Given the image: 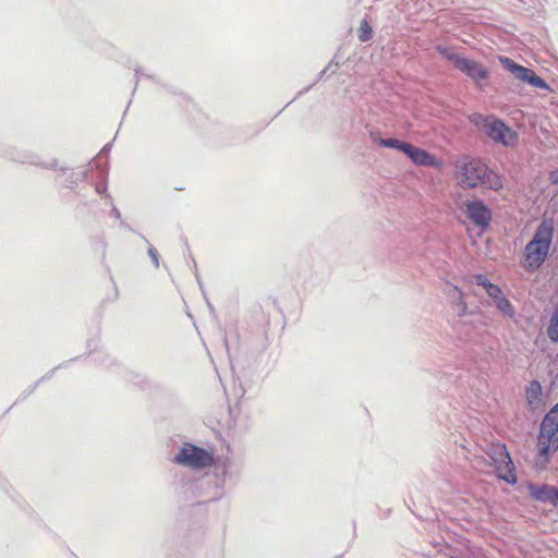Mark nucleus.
Returning <instances> with one entry per match:
<instances>
[{
  "instance_id": "nucleus-1",
  "label": "nucleus",
  "mask_w": 558,
  "mask_h": 558,
  "mask_svg": "<svg viewBox=\"0 0 558 558\" xmlns=\"http://www.w3.org/2000/svg\"><path fill=\"white\" fill-rule=\"evenodd\" d=\"M453 178L457 185L464 190L485 187L499 191L504 187L501 177L480 158L461 156L453 162Z\"/></svg>"
},
{
  "instance_id": "nucleus-2",
  "label": "nucleus",
  "mask_w": 558,
  "mask_h": 558,
  "mask_svg": "<svg viewBox=\"0 0 558 558\" xmlns=\"http://www.w3.org/2000/svg\"><path fill=\"white\" fill-rule=\"evenodd\" d=\"M553 238V221L543 220L523 251V267L527 271L533 272L544 264L549 254Z\"/></svg>"
},
{
  "instance_id": "nucleus-3",
  "label": "nucleus",
  "mask_w": 558,
  "mask_h": 558,
  "mask_svg": "<svg viewBox=\"0 0 558 558\" xmlns=\"http://www.w3.org/2000/svg\"><path fill=\"white\" fill-rule=\"evenodd\" d=\"M536 464L544 468L549 456L558 450V403L545 415L537 439Z\"/></svg>"
},
{
  "instance_id": "nucleus-4",
  "label": "nucleus",
  "mask_w": 558,
  "mask_h": 558,
  "mask_svg": "<svg viewBox=\"0 0 558 558\" xmlns=\"http://www.w3.org/2000/svg\"><path fill=\"white\" fill-rule=\"evenodd\" d=\"M471 121L495 143L506 147H513L518 143V134L494 116L475 113Z\"/></svg>"
},
{
  "instance_id": "nucleus-5",
  "label": "nucleus",
  "mask_w": 558,
  "mask_h": 558,
  "mask_svg": "<svg viewBox=\"0 0 558 558\" xmlns=\"http://www.w3.org/2000/svg\"><path fill=\"white\" fill-rule=\"evenodd\" d=\"M174 462L193 470L210 468L215 464L214 453L192 444H184L174 457Z\"/></svg>"
},
{
  "instance_id": "nucleus-6",
  "label": "nucleus",
  "mask_w": 558,
  "mask_h": 558,
  "mask_svg": "<svg viewBox=\"0 0 558 558\" xmlns=\"http://www.w3.org/2000/svg\"><path fill=\"white\" fill-rule=\"evenodd\" d=\"M490 457L498 477L510 484H514L517 482L515 471L506 446H494Z\"/></svg>"
},
{
  "instance_id": "nucleus-7",
  "label": "nucleus",
  "mask_w": 558,
  "mask_h": 558,
  "mask_svg": "<svg viewBox=\"0 0 558 558\" xmlns=\"http://www.w3.org/2000/svg\"><path fill=\"white\" fill-rule=\"evenodd\" d=\"M499 61L504 65V68L511 72L518 80L526 82L530 85L537 88H547V84L545 83V81L538 75H536L533 70L522 66L515 63L513 60L506 57H500Z\"/></svg>"
},
{
  "instance_id": "nucleus-8",
  "label": "nucleus",
  "mask_w": 558,
  "mask_h": 558,
  "mask_svg": "<svg viewBox=\"0 0 558 558\" xmlns=\"http://www.w3.org/2000/svg\"><path fill=\"white\" fill-rule=\"evenodd\" d=\"M456 69L472 80L477 87H482V82L489 76V71L482 63L463 56L457 63Z\"/></svg>"
},
{
  "instance_id": "nucleus-9",
  "label": "nucleus",
  "mask_w": 558,
  "mask_h": 558,
  "mask_svg": "<svg viewBox=\"0 0 558 558\" xmlns=\"http://www.w3.org/2000/svg\"><path fill=\"white\" fill-rule=\"evenodd\" d=\"M466 217L477 227L486 229L492 220V211L481 199L465 203Z\"/></svg>"
},
{
  "instance_id": "nucleus-10",
  "label": "nucleus",
  "mask_w": 558,
  "mask_h": 558,
  "mask_svg": "<svg viewBox=\"0 0 558 558\" xmlns=\"http://www.w3.org/2000/svg\"><path fill=\"white\" fill-rule=\"evenodd\" d=\"M405 155L416 166L433 167L435 169H442L445 162L441 158L428 153L427 150L409 144L405 146Z\"/></svg>"
},
{
  "instance_id": "nucleus-11",
  "label": "nucleus",
  "mask_w": 558,
  "mask_h": 558,
  "mask_svg": "<svg viewBox=\"0 0 558 558\" xmlns=\"http://www.w3.org/2000/svg\"><path fill=\"white\" fill-rule=\"evenodd\" d=\"M529 489L534 499L558 507V488L549 485H531Z\"/></svg>"
},
{
  "instance_id": "nucleus-12",
  "label": "nucleus",
  "mask_w": 558,
  "mask_h": 558,
  "mask_svg": "<svg viewBox=\"0 0 558 558\" xmlns=\"http://www.w3.org/2000/svg\"><path fill=\"white\" fill-rule=\"evenodd\" d=\"M526 400L532 408H537L542 403L543 389L538 381L533 380L529 384L525 391Z\"/></svg>"
},
{
  "instance_id": "nucleus-13",
  "label": "nucleus",
  "mask_w": 558,
  "mask_h": 558,
  "mask_svg": "<svg viewBox=\"0 0 558 558\" xmlns=\"http://www.w3.org/2000/svg\"><path fill=\"white\" fill-rule=\"evenodd\" d=\"M547 336L553 342H558V305L556 306L547 327Z\"/></svg>"
},
{
  "instance_id": "nucleus-14",
  "label": "nucleus",
  "mask_w": 558,
  "mask_h": 558,
  "mask_svg": "<svg viewBox=\"0 0 558 558\" xmlns=\"http://www.w3.org/2000/svg\"><path fill=\"white\" fill-rule=\"evenodd\" d=\"M436 50L439 54H441L444 58L452 62L453 66L456 68L457 63L461 59V54L454 52L451 48L438 45L436 46Z\"/></svg>"
},
{
  "instance_id": "nucleus-15",
  "label": "nucleus",
  "mask_w": 558,
  "mask_h": 558,
  "mask_svg": "<svg viewBox=\"0 0 558 558\" xmlns=\"http://www.w3.org/2000/svg\"><path fill=\"white\" fill-rule=\"evenodd\" d=\"M496 307L502 312L506 316L512 317L514 315L513 307L508 299L504 294L495 301Z\"/></svg>"
},
{
  "instance_id": "nucleus-16",
  "label": "nucleus",
  "mask_w": 558,
  "mask_h": 558,
  "mask_svg": "<svg viewBox=\"0 0 558 558\" xmlns=\"http://www.w3.org/2000/svg\"><path fill=\"white\" fill-rule=\"evenodd\" d=\"M380 146L396 148V149L402 151L403 154H405V150H407L405 146H409V143L401 142L396 138H387L385 141H380Z\"/></svg>"
},
{
  "instance_id": "nucleus-17",
  "label": "nucleus",
  "mask_w": 558,
  "mask_h": 558,
  "mask_svg": "<svg viewBox=\"0 0 558 558\" xmlns=\"http://www.w3.org/2000/svg\"><path fill=\"white\" fill-rule=\"evenodd\" d=\"M372 27L369 26V24L364 20L362 23H361V26H360V29H359V39L361 41H367L371 39L372 37Z\"/></svg>"
},
{
  "instance_id": "nucleus-18",
  "label": "nucleus",
  "mask_w": 558,
  "mask_h": 558,
  "mask_svg": "<svg viewBox=\"0 0 558 558\" xmlns=\"http://www.w3.org/2000/svg\"><path fill=\"white\" fill-rule=\"evenodd\" d=\"M472 282H474L477 286L483 287L486 291L489 289V287H493L494 283L489 282L486 276L484 275H475L472 278Z\"/></svg>"
},
{
  "instance_id": "nucleus-19",
  "label": "nucleus",
  "mask_w": 558,
  "mask_h": 558,
  "mask_svg": "<svg viewBox=\"0 0 558 558\" xmlns=\"http://www.w3.org/2000/svg\"><path fill=\"white\" fill-rule=\"evenodd\" d=\"M486 292L494 300V302L502 295L501 289L496 284L489 287Z\"/></svg>"
},
{
  "instance_id": "nucleus-20",
  "label": "nucleus",
  "mask_w": 558,
  "mask_h": 558,
  "mask_svg": "<svg viewBox=\"0 0 558 558\" xmlns=\"http://www.w3.org/2000/svg\"><path fill=\"white\" fill-rule=\"evenodd\" d=\"M369 137L374 143H377L378 145H380V141H385L380 137V133L378 131H372L369 133Z\"/></svg>"
},
{
  "instance_id": "nucleus-21",
  "label": "nucleus",
  "mask_w": 558,
  "mask_h": 558,
  "mask_svg": "<svg viewBox=\"0 0 558 558\" xmlns=\"http://www.w3.org/2000/svg\"><path fill=\"white\" fill-rule=\"evenodd\" d=\"M550 178H551V181H553V182H555V183H556V182H558V171L553 172V173H551V175H550Z\"/></svg>"
}]
</instances>
